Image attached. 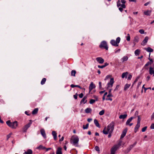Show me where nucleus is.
<instances>
[{
  "instance_id": "nucleus-44",
  "label": "nucleus",
  "mask_w": 154,
  "mask_h": 154,
  "mask_svg": "<svg viewBox=\"0 0 154 154\" xmlns=\"http://www.w3.org/2000/svg\"><path fill=\"white\" fill-rule=\"evenodd\" d=\"M147 126L144 127L142 129V131L143 132H144L145 131H146V130L147 129Z\"/></svg>"
},
{
  "instance_id": "nucleus-7",
  "label": "nucleus",
  "mask_w": 154,
  "mask_h": 154,
  "mask_svg": "<svg viewBox=\"0 0 154 154\" xmlns=\"http://www.w3.org/2000/svg\"><path fill=\"white\" fill-rule=\"evenodd\" d=\"M30 121L31 122H30L28 123V124L25 125L23 128V131L24 132H26L28 128H29L32 124V120H30Z\"/></svg>"
},
{
  "instance_id": "nucleus-15",
  "label": "nucleus",
  "mask_w": 154,
  "mask_h": 154,
  "mask_svg": "<svg viewBox=\"0 0 154 154\" xmlns=\"http://www.w3.org/2000/svg\"><path fill=\"white\" fill-rule=\"evenodd\" d=\"M87 98V96H85L81 100L80 102V103L81 104L82 103H83L84 104H85V103H86L87 101V100H86Z\"/></svg>"
},
{
  "instance_id": "nucleus-1",
  "label": "nucleus",
  "mask_w": 154,
  "mask_h": 154,
  "mask_svg": "<svg viewBox=\"0 0 154 154\" xmlns=\"http://www.w3.org/2000/svg\"><path fill=\"white\" fill-rule=\"evenodd\" d=\"M115 126V123L113 122H112L107 126L104 128L103 131V133L105 134H109V132L112 133L114 130Z\"/></svg>"
},
{
  "instance_id": "nucleus-33",
  "label": "nucleus",
  "mask_w": 154,
  "mask_h": 154,
  "mask_svg": "<svg viewBox=\"0 0 154 154\" xmlns=\"http://www.w3.org/2000/svg\"><path fill=\"white\" fill-rule=\"evenodd\" d=\"M128 57L127 56H124L122 58V62H124L125 61H127L128 60Z\"/></svg>"
},
{
  "instance_id": "nucleus-10",
  "label": "nucleus",
  "mask_w": 154,
  "mask_h": 154,
  "mask_svg": "<svg viewBox=\"0 0 154 154\" xmlns=\"http://www.w3.org/2000/svg\"><path fill=\"white\" fill-rule=\"evenodd\" d=\"M127 131V128L124 129L122 131V133L121 136L120 138L121 139L123 138L126 135Z\"/></svg>"
},
{
  "instance_id": "nucleus-34",
  "label": "nucleus",
  "mask_w": 154,
  "mask_h": 154,
  "mask_svg": "<svg viewBox=\"0 0 154 154\" xmlns=\"http://www.w3.org/2000/svg\"><path fill=\"white\" fill-rule=\"evenodd\" d=\"M46 80V79L45 78H43L41 81V84L42 85L44 84L45 83Z\"/></svg>"
},
{
  "instance_id": "nucleus-55",
  "label": "nucleus",
  "mask_w": 154,
  "mask_h": 154,
  "mask_svg": "<svg viewBox=\"0 0 154 154\" xmlns=\"http://www.w3.org/2000/svg\"><path fill=\"white\" fill-rule=\"evenodd\" d=\"M98 68H101V69L105 67L104 65H102V66L98 65Z\"/></svg>"
},
{
  "instance_id": "nucleus-4",
  "label": "nucleus",
  "mask_w": 154,
  "mask_h": 154,
  "mask_svg": "<svg viewBox=\"0 0 154 154\" xmlns=\"http://www.w3.org/2000/svg\"><path fill=\"white\" fill-rule=\"evenodd\" d=\"M79 141V138L78 136H76L73 138H71L70 140V142L73 145L75 146H78V144Z\"/></svg>"
},
{
  "instance_id": "nucleus-9",
  "label": "nucleus",
  "mask_w": 154,
  "mask_h": 154,
  "mask_svg": "<svg viewBox=\"0 0 154 154\" xmlns=\"http://www.w3.org/2000/svg\"><path fill=\"white\" fill-rule=\"evenodd\" d=\"M95 88V85L93 82H91L89 88V92H90L93 89Z\"/></svg>"
},
{
  "instance_id": "nucleus-27",
  "label": "nucleus",
  "mask_w": 154,
  "mask_h": 154,
  "mask_svg": "<svg viewBox=\"0 0 154 154\" xmlns=\"http://www.w3.org/2000/svg\"><path fill=\"white\" fill-rule=\"evenodd\" d=\"M133 119V117H131L129 118L126 122V125H129L130 122Z\"/></svg>"
},
{
  "instance_id": "nucleus-29",
  "label": "nucleus",
  "mask_w": 154,
  "mask_h": 154,
  "mask_svg": "<svg viewBox=\"0 0 154 154\" xmlns=\"http://www.w3.org/2000/svg\"><path fill=\"white\" fill-rule=\"evenodd\" d=\"M151 13V11H147L144 12V14L145 15H149Z\"/></svg>"
},
{
  "instance_id": "nucleus-47",
  "label": "nucleus",
  "mask_w": 154,
  "mask_h": 154,
  "mask_svg": "<svg viewBox=\"0 0 154 154\" xmlns=\"http://www.w3.org/2000/svg\"><path fill=\"white\" fill-rule=\"evenodd\" d=\"M151 129H154V123L152 124L150 127Z\"/></svg>"
},
{
  "instance_id": "nucleus-20",
  "label": "nucleus",
  "mask_w": 154,
  "mask_h": 154,
  "mask_svg": "<svg viewBox=\"0 0 154 154\" xmlns=\"http://www.w3.org/2000/svg\"><path fill=\"white\" fill-rule=\"evenodd\" d=\"M52 134L54 136V139L55 140H57V133L56 131H53L52 132Z\"/></svg>"
},
{
  "instance_id": "nucleus-5",
  "label": "nucleus",
  "mask_w": 154,
  "mask_h": 154,
  "mask_svg": "<svg viewBox=\"0 0 154 154\" xmlns=\"http://www.w3.org/2000/svg\"><path fill=\"white\" fill-rule=\"evenodd\" d=\"M120 41V38L118 37L117 38L116 41L114 40H112L110 41V43L113 46L116 47L119 46L118 44L119 43Z\"/></svg>"
},
{
  "instance_id": "nucleus-22",
  "label": "nucleus",
  "mask_w": 154,
  "mask_h": 154,
  "mask_svg": "<svg viewBox=\"0 0 154 154\" xmlns=\"http://www.w3.org/2000/svg\"><path fill=\"white\" fill-rule=\"evenodd\" d=\"M91 111V109L89 108H88L85 110V112L87 113H90Z\"/></svg>"
},
{
  "instance_id": "nucleus-6",
  "label": "nucleus",
  "mask_w": 154,
  "mask_h": 154,
  "mask_svg": "<svg viewBox=\"0 0 154 154\" xmlns=\"http://www.w3.org/2000/svg\"><path fill=\"white\" fill-rule=\"evenodd\" d=\"M99 47L101 48H103L106 50H108V47L107 45V43L105 41H103L101 42Z\"/></svg>"
},
{
  "instance_id": "nucleus-35",
  "label": "nucleus",
  "mask_w": 154,
  "mask_h": 154,
  "mask_svg": "<svg viewBox=\"0 0 154 154\" xmlns=\"http://www.w3.org/2000/svg\"><path fill=\"white\" fill-rule=\"evenodd\" d=\"M76 73V71L75 70H72L71 71V75L74 76H75V74Z\"/></svg>"
},
{
  "instance_id": "nucleus-58",
  "label": "nucleus",
  "mask_w": 154,
  "mask_h": 154,
  "mask_svg": "<svg viewBox=\"0 0 154 154\" xmlns=\"http://www.w3.org/2000/svg\"><path fill=\"white\" fill-rule=\"evenodd\" d=\"M94 98H95V99H96V100H96V101H97V100H98V97H97V96H96L94 95Z\"/></svg>"
},
{
  "instance_id": "nucleus-42",
  "label": "nucleus",
  "mask_w": 154,
  "mask_h": 154,
  "mask_svg": "<svg viewBox=\"0 0 154 154\" xmlns=\"http://www.w3.org/2000/svg\"><path fill=\"white\" fill-rule=\"evenodd\" d=\"M139 32L141 34H143L144 33V31L143 29H141L139 30Z\"/></svg>"
},
{
  "instance_id": "nucleus-3",
  "label": "nucleus",
  "mask_w": 154,
  "mask_h": 154,
  "mask_svg": "<svg viewBox=\"0 0 154 154\" xmlns=\"http://www.w3.org/2000/svg\"><path fill=\"white\" fill-rule=\"evenodd\" d=\"M121 146V142H120L117 144L114 145L111 149L110 154H115L116 151Z\"/></svg>"
},
{
  "instance_id": "nucleus-18",
  "label": "nucleus",
  "mask_w": 154,
  "mask_h": 154,
  "mask_svg": "<svg viewBox=\"0 0 154 154\" xmlns=\"http://www.w3.org/2000/svg\"><path fill=\"white\" fill-rule=\"evenodd\" d=\"M94 122L96 126H97V127H98L99 128L100 127V124H99V123H98V121L96 119H94Z\"/></svg>"
},
{
  "instance_id": "nucleus-26",
  "label": "nucleus",
  "mask_w": 154,
  "mask_h": 154,
  "mask_svg": "<svg viewBox=\"0 0 154 154\" xmlns=\"http://www.w3.org/2000/svg\"><path fill=\"white\" fill-rule=\"evenodd\" d=\"M32 151L30 149H28L27 151L25 152L24 153L25 154H32Z\"/></svg>"
},
{
  "instance_id": "nucleus-32",
  "label": "nucleus",
  "mask_w": 154,
  "mask_h": 154,
  "mask_svg": "<svg viewBox=\"0 0 154 154\" xmlns=\"http://www.w3.org/2000/svg\"><path fill=\"white\" fill-rule=\"evenodd\" d=\"M128 74V72H125L123 73L122 75V78H124L125 76L126 77L127 75Z\"/></svg>"
},
{
  "instance_id": "nucleus-14",
  "label": "nucleus",
  "mask_w": 154,
  "mask_h": 154,
  "mask_svg": "<svg viewBox=\"0 0 154 154\" xmlns=\"http://www.w3.org/2000/svg\"><path fill=\"white\" fill-rule=\"evenodd\" d=\"M139 37L138 36H136L134 38V43L135 45V43H137L139 41Z\"/></svg>"
},
{
  "instance_id": "nucleus-30",
  "label": "nucleus",
  "mask_w": 154,
  "mask_h": 154,
  "mask_svg": "<svg viewBox=\"0 0 154 154\" xmlns=\"http://www.w3.org/2000/svg\"><path fill=\"white\" fill-rule=\"evenodd\" d=\"M140 51L139 49H137L134 52L135 54L136 55H138L139 54Z\"/></svg>"
},
{
  "instance_id": "nucleus-2",
  "label": "nucleus",
  "mask_w": 154,
  "mask_h": 154,
  "mask_svg": "<svg viewBox=\"0 0 154 154\" xmlns=\"http://www.w3.org/2000/svg\"><path fill=\"white\" fill-rule=\"evenodd\" d=\"M7 124L10 128L15 129L16 128L18 125L17 122L15 121L14 122H11L10 120H8L6 122Z\"/></svg>"
},
{
  "instance_id": "nucleus-53",
  "label": "nucleus",
  "mask_w": 154,
  "mask_h": 154,
  "mask_svg": "<svg viewBox=\"0 0 154 154\" xmlns=\"http://www.w3.org/2000/svg\"><path fill=\"white\" fill-rule=\"evenodd\" d=\"M79 96L80 98H82L83 97V93H82L80 94H79Z\"/></svg>"
},
{
  "instance_id": "nucleus-23",
  "label": "nucleus",
  "mask_w": 154,
  "mask_h": 154,
  "mask_svg": "<svg viewBox=\"0 0 154 154\" xmlns=\"http://www.w3.org/2000/svg\"><path fill=\"white\" fill-rule=\"evenodd\" d=\"M145 50L148 52H151L153 51V49L149 47L145 48Z\"/></svg>"
},
{
  "instance_id": "nucleus-64",
  "label": "nucleus",
  "mask_w": 154,
  "mask_h": 154,
  "mask_svg": "<svg viewBox=\"0 0 154 154\" xmlns=\"http://www.w3.org/2000/svg\"><path fill=\"white\" fill-rule=\"evenodd\" d=\"M92 120V119H91L89 118L87 119V121L88 122H90Z\"/></svg>"
},
{
  "instance_id": "nucleus-56",
  "label": "nucleus",
  "mask_w": 154,
  "mask_h": 154,
  "mask_svg": "<svg viewBox=\"0 0 154 154\" xmlns=\"http://www.w3.org/2000/svg\"><path fill=\"white\" fill-rule=\"evenodd\" d=\"M99 88H100L101 89V88H102L101 82H99Z\"/></svg>"
},
{
  "instance_id": "nucleus-54",
  "label": "nucleus",
  "mask_w": 154,
  "mask_h": 154,
  "mask_svg": "<svg viewBox=\"0 0 154 154\" xmlns=\"http://www.w3.org/2000/svg\"><path fill=\"white\" fill-rule=\"evenodd\" d=\"M144 85L142 87V88H143L144 90V92H146V91L147 89V88L144 87Z\"/></svg>"
},
{
  "instance_id": "nucleus-11",
  "label": "nucleus",
  "mask_w": 154,
  "mask_h": 154,
  "mask_svg": "<svg viewBox=\"0 0 154 154\" xmlns=\"http://www.w3.org/2000/svg\"><path fill=\"white\" fill-rule=\"evenodd\" d=\"M96 60L100 63H103L104 62V60L101 57H97L96 58Z\"/></svg>"
},
{
  "instance_id": "nucleus-52",
  "label": "nucleus",
  "mask_w": 154,
  "mask_h": 154,
  "mask_svg": "<svg viewBox=\"0 0 154 154\" xmlns=\"http://www.w3.org/2000/svg\"><path fill=\"white\" fill-rule=\"evenodd\" d=\"M119 87V85H118L116 86V88L114 90V91H116L118 89Z\"/></svg>"
},
{
  "instance_id": "nucleus-8",
  "label": "nucleus",
  "mask_w": 154,
  "mask_h": 154,
  "mask_svg": "<svg viewBox=\"0 0 154 154\" xmlns=\"http://www.w3.org/2000/svg\"><path fill=\"white\" fill-rule=\"evenodd\" d=\"M114 82V79L113 78H111L110 79V82L107 84V89H108L110 87H112L113 86V84Z\"/></svg>"
},
{
  "instance_id": "nucleus-59",
  "label": "nucleus",
  "mask_w": 154,
  "mask_h": 154,
  "mask_svg": "<svg viewBox=\"0 0 154 154\" xmlns=\"http://www.w3.org/2000/svg\"><path fill=\"white\" fill-rule=\"evenodd\" d=\"M151 119H154V112L152 114L151 118Z\"/></svg>"
},
{
  "instance_id": "nucleus-61",
  "label": "nucleus",
  "mask_w": 154,
  "mask_h": 154,
  "mask_svg": "<svg viewBox=\"0 0 154 154\" xmlns=\"http://www.w3.org/2000/svg\"><path fill=\"white\" fill-rule=\"evenodd\" d=\"M108 65H109L108 63H104V65H104V67H105L106 66H108Z\"/></svg>"
},
{
  "instance_id": "nucleus-41",
  "label": "nucleus",
  "mask_w": 154,
  "mask_h": 154,
  "mask_svg": "<svg viewBox=\"0 0 154 154\" xmlns=\"http://www.w3.org/2000/svg\"><path fill=\"white\" fill-rule=\"evenodd\" d=\"M128 36L127 37V40L128 41H129L130 40V36L129 34L127 35Z\"/></svg>"
},
{
  "instance_id": "nucleus-43",
  "label": "nucleus",
  "mask_w": 154,
  "mask_h": 154,
  "mask_svg": "<svg viewBox=\"0 0 154 154\" xmlns=\"http://www.w3.org/2000/svg\"><path fill=\"white\" fill-rule=\"evenodd\" d=\"M137 143V142L136 141L135 142V143L132 145H131L130 146L132 149L133 147L136 145Z\"/></svg>"
},
{
  "instance_id": "nucleus-13",
  "label": "nucleus",
  "mask_w": 154,
  "mask_h": 154,
  "mask_svg": "<svg viewBox=\"0 0 154 154\" xmlns=\"http://www.w3.org/2000/svg\"><path fill=\"white\" fill-rule=\"evenodd\" d=\"M41 134L44 138H46V135L45 130L43 129H41L40 130Z\"/></svg>"
},
{
  "instance_id": "nucleus-60",
  "label": "nucleus",
  "mask_w": 154,
  "mask_h": 154,
  "mask_svg": "<svg viewBox=\"0 0 154 154\" xmlns=\"http://www.w3.org/2000/svg\"><path fill=\"white\" fill-rule=\"evenodd\" d=\"M109 134L108 135V138H110L111 136V134L112 133H110V132H109Z\"/></svg>"
},
{
  "instance_id": "nucleus-40",
  "label": "nucleus",
  "mask_w": 154,
  "mask_h": 154,
  "mask_svg": "<svg viewBox=\"0 0 154 154\" xmlns=\"http://www.w3.org/2000/svg\"><path fill=\"white\" fill-rule=\"evenodd\" d=\"M121 2L119 0L117 2V6L118 7H119V6H121Z\"/></svg>"
},
{
  "instance_id": "nucleus-63",
  "label": "nucleus",
  "mask_w": 154,
  "mask_h": 154,
  "mask_svg": "<svg viewBox=\"0 0 154 154\" xmlns=\"http://www.w3.org/2000/svg\"><path fill=\"white\" fill-rule=\"evenodd\" d=\"M150 3V2H148L145 3L144 5V6H146L147 5L149 4Z\"/></svg>"
},
{
  "instance_id": "nucleus-16",
  "label": "nucleus",
  "mask_w": 154,
  "mask_h": 154,
  "mask_svg": "<svg viewBox=\"0 0 154 154\" xmlns=\"http://www.w3.org/2000/svg\"><path fill=\"white\" fill-rule=\"evenodd\" d=\"M140 126V124L137 123L134 128V132L136 133Z\"/></svg>"
},
{
  "instance_id": "nucleus-19",
  "label": "nucleus",
  "mask_w": 154,
  "mask_h": 154,
  "mask_svg": "<svg viewBox=\"0 0 154 154\" xmlns=\"http://www.w3.org/2000/svg\"><path fill=\"white\" fill-rule=\"evenodd\" d=\"M121 2L123 4L121 5V7L124 8H126V6L125 4V3L126 1L125 0H121Z\"/></svg>"
},
{
  "instance_id": "nucleus-45",
  "label": "nucleus",
  "mask_w": 154,
  "mask_h": 154,
  "mask_svg": "<svg viewBox=\"0 0 154 154\" xmlns=\"http://www.w3.org/2000/svg\"><path fill=\"white\" fill-rule=\"evenodd\" d=\"M138 119L137 121V123L140 124V119L139 116H137Z\"/></svg>"
},
{
  "instance_id": "nucleus-50",
  "label": "nucleus",
  "mask_w": 154,
  "mask_h": 154,
  "mask_svg": "<svg viewBox=\"0 0 154 154\" xmlns=\"http://www.w3.org/2000/svg\"><path fill=\"white\" fill-rule=\"evenodd\" d=\"M132 78V75L131 74H129L128 75V80H130Z\"/></svg>"
},
{
  "instance_id": "nucleus-24",
  "label": "nucleus",
  "mask_w": 154,
  "mask_h": 154,
  "mask_svg": "<svg viewBox=\"0 0 154 154\" xmlns=\"http://www.w3.org/2000/svg\"><path fill=\"white\" fill-rule=\"evenodd\" d=\"M38 108H35L32 112V114L33 115L36 114L38 112Z\"/></svg>"
},
{
  "instance_id": "nucleus-28",
  "label": "nucleus",
  "mask_w": 154,
  "mask_h": 154,
  "mask_svg": "<svg viewBox=\"0 0 154 154\" xmlns=\"http://www.w3.org/2000/svg\"><path fill=\"white\" fill-rule=\"evenodd\" d=\"M130 85H131L130 84H126L125 86L124 90L126 91L127 89L130 87Z\"/></svg>"
},
{
  "instance_id": "nucleus-25",
  "label": "nucleus",
  "mask_w": 154,
  "mask_h": 154,
  "mask_svg": "<svg viewBox=\"0 0 154 154\" xmlns=\"http://www.w3.org/2000/svg\"><path fill=\"white\" fill-rule=\"evenodd\" d=\"M127 116V114L121 115L119 116V118L120 119H125L126 118Z\"/></svg>"
},
{
  "instance_id": "nucleus-51",
  "label": "nucleus",
  "mask_w": 154,
  "mask_h": 154,
  "mask_svg": "<svg viewBox=\"0 0 154 154\" xmlns=\"http://www.w3.org/2000/svg\"><path fill=\"white\" fill-rule=\"evenodd\" d=\"M74 98L75 99H77V97H78V94L77 93H76L75 95H74L73 96Z\"/></svg>"
},
{
  "instance_id": "nucleus-12",
  "label": "nucleus",
  "mask_w": 154,
  "mask_h": 154,
  "mask_svg": "<svg viewBox=\"0 0 154 154\" xmlns=\"http://www.w3.org/2000/svg\"><path fill=\"white\" fill-rule=\"evenodd\" d=\"M149 39V37L148 36H146L145 37L144 39L143 40V42L141 43V45H144L147 42L148 40Z\"/></svg>"
},
{
  "instance_id": "nucleus-49",
  "label": "nucleus",
  "mask_w": 154,
  "mask_h": 154,
  "mask_svg": "<svg viewBox=\"0 0 154 154\" xmlns=\"http://www.w3.org/2000/svg\"><path fill=\"white\" fill-rule=\"evenodd\" d=\"M151 64V63L150 62H148L145 65V66H144V67H145V66H148L149 65H150V64Z\"/></svg>"
},
{
  "instance_id": "nucleus-48",
  "label": "nucleus",
  "mask_w": 154,
  "mask_h": 154,
  "mask_svg": "<svg viewBox=\"0 0 154 154\" xmlns=\"http://www.w3.org/2000/svg\"><path fill=\"white\" fill-rule=\"evenodd\" d=\"M139 77H137V78L135 79V81H134L133 84H134L137 81L138 79H139Z\"/></svg>"
},
{
  "instance_id": "nucleus-62",
  "label": "nucleus",
  "mask_w": 154,
  "mask_h": 154,
  "mask_svg": "<svg viewBox=\"0 0 154 154\" xmlns=\"http://www.w3.org/2000/svg\"><path fill=\"white\" fill-rule=\"evenodd\" d=\"M70 87L71 88H73L75 87H76V85H74L73 84H72V85H71Z\"/></svg>"
},
{
  "instance_id": "nucleus-17",
  "label": "nucleus",
  "mask_w": 154,
  "mask_h": 154,
  "mask_svg": "<svg viewBox=\"0 0 154 154\" xmlns=\"http://www.w3.org/2000/svg\"><path fill=\"white\" fill-rule=\"evenodd\" d=\"M61 150V148L60 147L58 148L56 152V154H62Z\"/></svg>"
},
{
  "instance_id": "nucleus-39",
  "label": "nucleus",
  "mask_w": 154,
  "mask_h": 154,
  "mask_svg": "<svg viewBox=\"0 0 154 154\" xmlns=\"http://www.w3.org/2000/svg\"><path fill=\"white\" fill-rule=\"evenodd\" d=\"M96 101L94 99H91L89 102V103L91 104H93L95 103Z\"/></svg>"
},
{
  "instance_id": "nucleus-57",
  "label": "nucleus",
  "mask_w": 154,
  "mask_h": 154,
  "mask_svg": "<svg viewBox=\"0 0 154 154\" xmlns=\"http://www.w3.org/2000/svg\"><path fill=\"white\" fill-rule=\"evenodd\" d=\"M123 8H122H122H121V7H119V10L121 11V12H122L123 10Z\"/></svg>"
},
{
  "instance_id": "nucleus-38",
  "label": "nucleus",
  "mask_w": 154,
  "mask_h": 154,
  "mask_svg": "<svg viewBox=\"0 0 154 154\" xmlns=\"http://www.w3.org/2000/svg\"><path fill=\"white\" fill-rule=\"evenodd\" d=\"M104 110H103L100 111L99 113V114L100 116H102L104 114Z\"/></svg>"
},
{
  "instance_id": "nucleus-46",
  "label": "nucleus",
  "mask_w": 154,
  "mask_h": 154,
  "mask_svg": "<svg viewBox=\"0 0 154 154\" xmlns=\"http://www.w3.org/2000/svg\"><path fill=\"white\" fill-rule=\"evenodd\" d=\"M130 149H128V148L126 150H125L124 152L125 153V154L128 153L130 152Z\"/></svg>"
},
{
  "instance_id": "nucleus-31",
  "label": "nucleus",
  "mask_w": 154,
  "mask_h": 154,
  "mask_svg": "<svg viewBox=\"0 0 154 154\" xmlns=\"http://www.w3.org/2000/svg\"><path fill=\"white\" fill-rule=\"evenodd\" d=\"M37 149H46V148L45 147L43 146L42 145H40L38 147H37Z\"/></svg>"
},
{
  "instance_id": "nucleus-37",
  "label": "nucleus",
  "mask_w": 154,
  "mask_h": 154,
  "mask_svg": "<svg viewBox=\"0 0 154 154\" xmlns=\"http://www.w3.org/2000/svg\"><path fill=\"white\" fill-rule=\"evenodd\" d=\"M98 152H100V150L99 149V148L98 146H96L94 148Z\"/></svg>"
},
{
  "instance_id": "nucleus-36",
  "label": "nucleus",
  "mask_w": 154,
  "mask_h": 154,
  "mask_svg": "<svg viewBox=\"0 0 154 154\" xmlns=\"http://www.w3.org/2000/svg\"><path fill=\"white\" fill-rule=\"evenodd\" d=\"M89 125V124L88 123L87 124L85 125H83V128L84 129H87L88 128Z\"/></svg>"
},
{
  "instance_id": "nucleus-21",
  "label": "nucleus",
  "mask_w": 154,
  "mask_h": 154,
  "mask_svg": "<svg viewBox=\"0 0 154 154\" xmlns=\"http://www.w3.org/2000/svg\"><path fill=\"white\" fill-rule=\"evenodd\" d=\"M149 74L151 75L153 74L154 76V70H153V68L152 67L149 68Z\"/></svg>"
}]
</instances>
